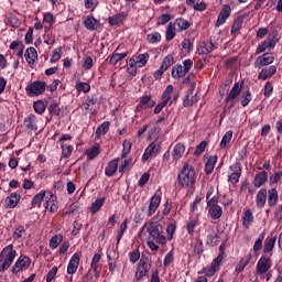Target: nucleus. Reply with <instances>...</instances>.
I'll return each instance as SVG.
<instances>
[{
	"label": "nucleus",
	"instance_id": "f3484780",
	"mask_svg": "<svg viewBox=\"0 0 282 282\" xmlns=\"http://www.w3.org/2000/svg\"><path fill=\"white\" fill-rule=\"evenodd\" d=\"M47 200H46V205L45 208L46 210H50V213H56V210H58V203L56 202V196H54V193L47 191Z\"/></svg>",
	"mask_w": 282,
	"mask_h": 282
},
{
	"label": "nucleus",
	"instance_id": "de8ad7c7",
	"mask_svg": "<svg viewBox=\"0 0 282 282\" xmlns=\"http://www.w3.org/2000/svg\"><path fill=\"white\" fill-rule=\"evenodd\" d=\"M25 238V228L23 226H18L13 232V239L17 241H22Z\"/></svg>",
	"mask_w": 282,
	"mask_h": 282
},
{
	"label": "nucleus",
	"instance_id": "473e14b6",
	"mask_svg": "<svg viewBox=\"0 0 282 282\" xmlns=\"http://www.w3.org/2000/svg\"><path fill=\"white\" fill-rule=\"evenodd\" d=\"M174 26L178 32H184V30H188L191 28V23L188 22V20L177 18L174 22Z\"/></svg>",
	"mask_w": 282,
	"mask_h": 282
},
{
	"label": "nucleus",
	"instance_id": "b1692460",
	"mask_svg": "<svg viewBox=\"0 0 282 282\" xmlns=\"http://www.w3.org/2000/svg\"><path fill=\"white\" fill-rule=\"evenodd\" d=\"M24 58L29 65H34L36 58H39V53H36V48L29 47L25 51Z\"/></svg>",
	"mask_w": 282,
	"mask_h": 282
},
{
	"label": "nucleus",
	"instance_id": "1a4fd4ad",
	"mask_svg": "<svg viewBox=\"0 0 282 282\" xmlns=\"http://www.w3.org/2000/svg\"><path fill=\"white\" fill-rule=\"evenodd\" d=\"M149 270H151V263H148L144 260H140L139 265L135 271L134 279L137 281H141V279H144V276H147V274H149Z\"/></svg>",
	"mask_w": 282,
	"mask_h": 282
},
{
	"label": "nucleus",
	"instance_id": "680f3d73",
	"mask_svg": "<svg viewBox=\"0 0 282 282\" xmlns=\"http://www.w3.org/2000/svg\"><path fill=\"white\" fill-rule=\"evenodd\" d=\"M127 224L128 220H123L120 225V228L118 230V236H117V242L120 243V239H122V235H124V232H127Z\"/></svg>",
	"mask_w": 282,
	"mask_h": 282
},
{
	"label": "nucleus",
	"instance_id": "e433bc0d",
	"mask_svg": "<svg viewBox=\"0 0 282 282\" xmlns=\"http://www.w3.org/2000/svg\"><path fill=\"white\" fill-rule=\"evenodd\" d=\"M24 124L29 131H34V129H36V116L29 115L24 119Z\"/></svg>",
	"mask_w": 282,
	"mask_h": 282
},
{
	"label": "nucleus",
	"instance_id": "09e8293b",
	"mask_svg": "<svg viewBox=\"0 0 282 282\" xmlns=\"http://www.w3.org/2000/svg\"><path fill=\"white\" fill-rule=\"evenodd\" d=\"M207 246H212L215 247L217 246V243H219V236H217V232L212 231L208 236H207V241H206Z\"/></svg>",
	"mask_w": 282,
	"mask_h": 282
},
{
	"label": "nucleus",
	"instance_id": "13d9d810",
	"mask_svg": "<svg viewBox=\"0 0 282 282\" xmlns=\"http://www.w3.org/2000/svg\"><path fill=\"white\" fill-rule=\"evenodd\" d=\"M206 147H208V142L206 141H202L197 147H196V150L194 152V155L196 158H199V155L203 154L204 151H206Z\"/></svg>",
	"mask_w": 282,
	"mask_h": 282
},
{
	"label": "nucleus",
	"instance_id": "f03ea898",
	"mask_svg": "<svg viewBox=\"0 0 282 282\" xmlns=\"http://www.w3.org/2000/svg\"><path fill=\"white\" fill-rule=\"evenodd\" d=\"M13 246H7L0 253V272H6L12 263H14V259L17 257V251L12 249Z\"/></svg>",
	"mask_w": 282,
	"mask_h": 282
},
{
	"label": "nucleus",
	"instance_id": "e2e57ef3",
	"mask_svg": "<svg viewBox=\"0 0 282 282\" xmlns=\"http://www.w3.org/2000/svg\"><path fill=\"white\" fill-rule=\"evenodd\" d=\"M173 63H174V61H173L172 55H167L164 57V59L161 64V67L166 70L171 67V65H173Z\"/></svg>",
	"mask_w": 282,
	"mask_h": 282
},
{
	"label": "nucleus",
	"instance_id": "7c9ffc66",
	"mask_svg": "<svg viewBox=\"0 0 282 282\" xmlns=\"http://www.w3.org/2000/svg\"><path fill=\"white\" fill-rule=\"evenodd\" d=\"M118 171V159L111 160L105 169L107 177H113V174Z\"/></svg>",
	"mask_w": 282,
	"mask_h": 282
},
{
	"label": "nucleus",
	"instance_id": "bf43d9fd",
	"mask_svg": "<svg viewBox=\"0 0 282 282\" xmlns=\"http://www.w3.org/2000/svg\"><path fill=\"white\" fill-rule=\"evenodd\" d=\"M61 56H63V48L61 47L55 48L51 57V63H58V61H61Z\"/></svg>",
	"mask_w": 282,
	"mask_h": 282
},
{
	"label": "nucleus",
	"instance_id": "4c0bfd02",
	"mask_svg": "<svg viewBox=\"0 0 282 282\" xmlns=\"http://www.w3.org/2000/svg\"><path fill=\"white\" fill-rule=\"evenodd\" d=\"M20 199H21V195H19L18 193H12L7 198L8 207L17 208V205L19 204Z\"/></svg>",
	"mask_w": 282,
	"mask_h": 282
},
{
	"label": "nucleus",
	"instance_id": "dca6fc26",
	"mask_svg": "<svg viewBox=\"0 0 282 282\" xmlns=\"http://www.w3.org/2000/svg\"><path fill=\"white\" fill-rule=\"evenodd\" d=\"M217 50V45L213 41L200 42L197 53L200 55L210 54V52Z\"/></svg>",
	"mask_w": 282,
	"mask_h": 282
},
{
	"label": "nucleus",
	"instance_id": "cd10ccee",
	"mask_svg": "<svg viewBox=\"0 0 282 282\" xmlns=\"http://www.w3.org/2000/svg\"><path fill=\"white\" fill-rule=\"evenodd\" d=\"M186 151V147L182 143H177L173 148L172 158L177 162V160H182V156L184 155V152Z\"/></svg>",
	"mask_w": 282,
	"mask_h": 282
},
{
	"label": "nucleus",
	"instance_id": "a18cd8bd",
	"mask_svg": "<svg viewBox=\"0 0 282 282\" xmlns=\"http://www.w3.org/2000/svg\"><path fill=\"white\" fill-rule=\"evenodd\" d=\"M242 25H243V15H239L234 21V24L231 26V34H237V32L241 30Z\"/></svg>",
	"mask_w": 282,
	"mask_h": 282
},
{
	"label": "nucleus",
	"instance_id": "c85d7f7f",
	"mask_svg": "<svg viewBox=\"0 0 282 282\" xmlns=\"http://www.w3.org/2000/svg\"><path fill=\"white\" fill-rule=\"evenodd\" d=\"M254 221V216L252 215V210L246 209L242 216V225L248 230L252 223Z\"/></svg>",
	"mask_w": 282,
	"mask_h": 282
},
{
	"label": "nucleus",
	"instance_id": "3c124183",
	"mask_svg": "<svg viewBox=\"0 0 282 282\" xmlns=\"http://www.w3.org/2000/svg\"><path fill=\"white\" fill-rule=\"evenodd\" d=\"M124 21V15L123 14H117L112 15L108 19L109 25H120Z\"/></svg>",
	"mask_w": 282,
	"mask_h": 282
},
{
	"label": "nucleus",
	"instance_id": "20e7f679",
	"mask_svg": "<svg viewBox=\"0 0 282 282\" xmlns=\"http://www.w3.org/2000/svg\"><path fill=\"white\" fill-rule=\"evenodd\" d=\"M272 268V258L271 256L263 254L257 263L256 274L257 276H263V274H268L270 269Z\"/></svg>",
	"mask_w": 282,
	"mask_h": 282
},
{
	"label": "nucleus",
	"instance_id": "f257e3e1",
	"mask_svg": "<svg viewBox=\"0 0 282 282\" xmlns=\"http://www.w3.org/2000/svg\"><path fill=\"white\" fill-rule=\"evenodd\" d=\"M196 177L197 173L195 172V167L185 163L177 175L178 186H181V188H193V186H195Z\"/></svg>",
	"mask_w": 282,
	"mask_h": 282
},
{
	"label": "nucleus",
	"instance_id": "9d476101",
	"mask_svg": "<svg viewBox=\"0 0 282 282\" xmlns=\"http://www.w3.org/2000/svg\"><path fill=\"white\" fill-rule=\"evenodd\" d=\"M230 171H232V173L228 176V182H230V184H239V178L241 177V163H235L234 165H231Z\"/></svg>",
	"mask_w": 282,
	"mask_h": 282
},
{
	"label": "nucleus",
	"instance_id": "774afa93",
	"mask_svg": "<svg viewBox=\"0 0 282 282\" xmlns=\"http://www.w3.org/2000/svg\"><path fill=\"white\" fill-rule=\"evenodd\" d=\"M129 259L132 263H138L140 260V251L139 250H133L130 252Z\"/></svg>",
	"mask_w": 282,
	"mask_h": 282
},
{
	"label": "nucleus",
	"instance_id": "f704fd0d",
	"mask_svg": "<svg viewBox=\"0 0 282 282\" xmlns=\"http://www.w3.org/2000/svg\"><path fill=\"white\" fill-rule=\"evenodd\" d=\"M252 102V93L250 90H246L240 93V105L241 107H248Z\"/></svg>",
	"mask_w": 282,
	"mask_h": 282
},
{
	"label": "nucleus",
	"instance_id": "423d86ee",
	"mask_svg": "<svg viewBox=\"0 0 282 282\" xmlns=\"http://www.w3.org/2000/svg\"><path fill=\"white\" fill-rule=\"evenodd\" d=\"M223 261H224V245H220V252L217 256V258L213 260L212 264L206 268V271H205L206 275L214 276V274L219 271V267L221 265Z\"/></svg>",
	"mask_w": 282,
	"mask_h": 282
},
{
	"label": "nucleus",
	"instance_id": "4be33fe9",
	"mask_svg": "<svg viewBox=\"0 0 282 282\" xmlns=\"http://www.w3.org/2000/svg\"><path fill=\"white\" fill-rule=\"evenodd\" d=\"M267 182H268V172L263 171L256 174L253 178V186L256 188H261V186H263V184H265Z\"/></svg>",
	"mask_w": 282,
	"mask_h": 282
},
{
	"label": "nucleus",
	"instance_id": "ea45409f",
	"mask_svg": "<svg viewBox=\"0 0 282 282\" xmlns=\"http://www.w3.org/2000/svg\"><path fill=\"white\" fill-rule=\"evenodd\" d=\"M85 28H87L90 31L97 30L98 29V20L94 17H87L84 21Z\"/></svg>",
	"mask_w": 282,
	"mask_h": 282
},
{
	"label": "nucleus",
	"instance_id": "0e129e2a",
	"mask_svg": "<svg viewBox=\"0 0 282 282\" xmlns=\"http://www.w3.org/2000/svg\"><path fill=\"white\" fill-rule=\"evenodd\" d=\"M33 108L36 113L41 115L45 112V104L43 101H35Z\"/></svg>",
	"mask_w": 282,
	"mask_h": 282
},
{
	"label": "nucleus",
	"instance_id": "a878e982",
	"mask_svg": "<svg viewBox=\"0 0 282 282\" xmlns=\"http://www.w3.org/2000/svg\"><path fill=\"white\" fill-rule=\"evenodd\" d=\"M276 243V237L267 238L264 241V249L263 253L269 254V257H272V252L274 250V245Z\"/></svg>",
	"mask_w": 282,
	"mask_h": 282
},
{
	"label": "nucleus",
	"instance_id": "603ef678",
	"mask_svg": "<svg viewBox=\"0 0 282 282\" xmlns=\"http://www.w3.org/2000/svg\"><path fill=\"white\" fill-rule=\"evenodd\" d=\"M171 94H173V85L166 86L162 94L161 100L169 104V100H171Z\"/></svg>",
	"mask_w": 282,
	"mask_h": 282
},
{
	"label": "nucleus",
	"instance_id": "8fccbe9b",
	"mask_svg": "<svg viewBox=\"0 0 282 282\" xmlns=\"http://www.w3.org/2000/svg\"><path fill=\"white\" fill-rule=\"evenodd\" d=\"M230 140H232V130H229L224 134L220 141V149H226V147L230 144Z\"/></svg>",
	"mask_w": 282,
	"mask_h": 282
},
{
	"label": "nucleus",
	"instance_id": "72a5a7b5",
	"mask_svg": "<svg viewBox=\"0 0 282 282\" xmlns=\"http://www.w3.org/2000/svg\"><path fill=\"white\" fill-rule=\"evenodd\" d=\"M251 259H252V254H250V253H248L245 257H242L240 259V262L236 267V272L238 274H239V272H243V270H246V265H248V263H250Z\"/></svg>",
	"mask_w": 282,
	"mask_h": 282
},
{
	"label": "nucleus",
	"instance_id": "a19ab883",
	"mask_svg": "<svg viewBox=\"0 0 282 282\" xmlns=\"http://www.w3.org/2000/svg\"><path fill=\"white\" fill-rule=\"evenodd\" d=\"M109 127H110L109 121L102 122V123L97 128V130H96V132H95V137H96V138H100V135H106V133L109 132Z\"/></svg>",
	"mask_w": 282,
	"mask_h": 282
},
{
	"label": "nucleus",
	"instance_id": "5701e85b",
	"mask_svg": "<svg viewBox=\"0 0 282 282\" xmlns=\"http://www.w3.org/2000/svg\"><path fill=\"white\" fill-rule=\"evenodd\" d=\"M265 202H268V189L261 188L257 194L256 204L259 208H263Z\"/></svg>",
	"mask_w": 282,
	"mask_h": 282
},
{
	"label": "nucleus",
	"instance_id": "2eb2a0df",
	"mask_svg": "<svg viewBox=\"0 0 282 282\" xmlns=\"http://www.w3.org/2000/svg\"><path fill=\"white\" fill-rule=\"evenodd\" d=\"M80 264V253L76 252L72 256L68 265H67V274H76L78 270V265Z\"/></svg>",
	"mask_w": 282,
	"mask_h": 282
},
{
	"label": "nucleus",
	"instance_id": "c756f323",
	"mask_svg": "<svg viewBox=\"0 0 282 282\" xmlns=\"http://www.w3.org/2000/svg\"><path fill=\"white\" fill-rule=\"evenodd\" d=\"M268 204L271 208H274L279 204V192L276 188H272L268 192Z\"/></svg>",
	"mask_w": 282,
	"mask_h": 282
},
{
	"label": "nucleus",
	"instance_id": "37998d69",
	"mask_svg": "<svg viewBox=\"0 0 282 282\" xmlns=\"http://www.w3.org/2000/svg\"><path fill=\"white\" fill-rule=\"evenodd\" d=\"M105 197H100V198H97L93 204H91V207H90V213H93V215H96V213H98V210H100L105 204Z\"/></svg>",
	"mask_w": 282,
	"mask_h": 282
},
{
	"label": "nucleus",
	"instance_id": "5fc2aeb1",
	"mask_svg": "<svg viewBox=\"0 0 282 282\" xmlns=\"http://www.w3.org/2000/svg\"><path fill=\"white\" fill-rule=\"evenodd\" d=\"M122 147H123V150L121 153V158L122 160H124V158H127V155L131 153V141L124 140L122 143Z\"/></svg>",
	"mask_w": 282,
	"mask_h": 282
},
{
	"label": "nucleus",
	"instance_id": "052dcab7",
	"mask_svg": "<svg viewBox=\"0 0 282 282\" xmlns=\"http://www.w3.org/2000/svg\"><path fill=\"white\" fill-rule=\"evenodd\" d=\"M149 43H160L162 41V35L159 32L150 33L148 35Z\"/></svg>",
	"mask_w": 282,
	"mask_h": 282
},
{
	"label": "nucleus",
	"instance_id": "39448f33",
	"mask_svg": "<svg viewBox=\"0 0 282 282\" xmlns=\"http://www.w3.org/2000/svg\"><path fill=\"white\" fill-rule=\"evenodd\" d=\"M217 202L216 196H213L207 203V207L209 208L208 214L212 219H220L221 215H224V209L217 204Z\"/></svg>",
	"mask_w": 282,
	"mask_h": 282
},
{
	"label": "nucleus",
	"instance_id": "338daca9",
	"mask_svg": "<svg viewBox=\"0 0 282 282\" xmlns=\"http://www.w3.org/2000/svg\"><path fill=\"white\" fill-rule=\"evenodd\" d=\"M282 178V172H274L273 175L270 176V184H279Z\"/></svg>",
	"mask_w": 282,
	"mask_h": 282
},
{
	"label": "nucleus",
	"instance_id": "2f4dec72",
	"mask_svg": "<svg viewBox=\"0 0 282 282\" xmlns=\"http://www.w3.org/2000/svg\"><path fill=\"white\" fill-rule=\"evenodd\" d=\"M218 156L217 154L209 156L205 164V173L206 175H210L213 171H215V164H217Z\"/></svg>",
	"mask_w": 282,
	"mask_h": 282
},
{
	"label": "nucleus",
	"instance_id": "f8f14e48",
	"mask_svg": "<svg viewBox=\"0 0 282 282\" xmlns=\"http://www.w3.org/2000/svg\"><path fill=\"white\" fill-rule=\"evenodd\" d=\"M241 89H243V84L236 83L228 96L225 98V102H235L239 96H241Z\"/></svg>",
	"mask_w": 282,
	"mask_h": 282
},
{
	"label": "nucleus",
	"instance_id": "69168bd1",
	"mask_svg": "<svg viewBox=\"0 0 282 282\" xmlns=\"http://www.w3.org/2000/svg\"><path fill=\"white\" fill-rule=\"evenodd\" d=\"M272 91H274V87L272 86V83L268 82L264 85V98H270L272 96Z\"/></svg>",
	"mask_w": 282,
	"mask_h": 282
},
{
	"label": "nucleus",
	"instance_id": "864d4df0",
	"mask_svg": "<svg viewBox=\"0 0 282 282\" xmlns=\"http://www.w3.org/2000/svg\"><path fill=\"white\" fill-rule=\"evenodd\" d=\"M199 225V220L197 218H194L187 223V232L188 235H195V227Z\"/></svg>",
	"mask_w": 282,
	"mask_h": 282
},
{
	"label": "nucleus",
	"instance_id": "0eeeda50",
	"mask_svg": "<svg viewBox=\"0 0 282 282\" xmlns=\"http://www.w3.org/2000/svg\"><path fill=\"white\" fill-rule=\"evenodd\" d=\"M67 140L68 141L72 140V135L64 134L59 138V143L62 147V158H64L65 160H67L68 158H72V153H74V147L65 143L67 142Z\"/></svg>",
	"mask_w": 282,
	"mask_h": 282
},
{
	"label": "nucleus",
	"instance_id": "aec40b11",
	"mask_svg": "<svg viewBox=\"0 0 282 282\" xmlns=\"http://www.w3.org/2000/svg\"><path fill=\"white\" fill-rule=\"evenodd\" d=\"M30 258L24 257V258H19V260L15 262V264L12 268L13 274H19L23 268H30Z\"/></svg>",
	"mask_w": 282,
	"mask_h": 282
},
{
	"label": "nucleus",
	"instance_id": "412c9836",
	"mask_svg": "<svg viewBox=\"0 0 282 282\" xmlns=\"http://www.w3.org/2000/svg\"><path fill=\"white\" fill-rule=\"evenodd\" d=\"M152 107H155V100L151 99V96L145 95L140 99L137 109H151Z\"/></svg>",
	"mask_w": 282,
	"mask_h": 282
},
{
	"label": "nucleus",
	"instance_id": "6ab92c4d",
	"mask_svg": "<svg viewBox=\"0 0 282 282\" xmlns=\"http://www.w3.org/2000/svg\"><path fill=\"white\" fill-rule=\"evenodd\" d=\"M274 74H276V66L274 65L262 68L258 75V80H268V78H272Z\"/></svg>",
	"mask_w": 282,
	"mask_h": 282
},
{
	"label": "nucleus",
	"instance_id": "bb28decb",
	"mask_svg": "<svg viewBox=\"0 0 282 282\" xmlns=\"http://www.w3.org/2000/svg\"><path fill=\"white\" fill-rule=\"evenodd\" d=\"M100 253H95L90 262V270H93L95 276H100V271H98V268H100Z\"/></svg>",
	"mask_w": 282,
	"mask_h": 282
},
{
	"label": "nucleus",
	"instance_id": "79ce46f5",
	"mask_svg": "<svg viewBox=\"0 0 282 282\" xmlns=\"http://www.w3.org/2000/svg\"><path fill=\"white\" fill-rule=\"evenodd\" d=\"M43 199H47V192H40L39 194H36L33 197L31 204L33 207H41V202H43Z\"/></svg>",
	"mask_w": 282,
	"mask_h": 282
},
{
	"label": "nucleus",
	"instance_id": "7ed1b4c3",
	"mask_svg": "<svg viewBox=\"0 0 282 282\" xmlns=\"http://www.w3.org/2000/svg\"><path fill=\"white\" fill-rule=\"evenodd\" d=\"M147 228L150 237L156 241V243H161L164 246L166 243V237L162 234V225L160 223L150 221L143 226V229Z\"/></svg>",
	"mask_w": 282,
	"mask_h": 282
},
{
	"label": "nucleus",
	"instance_id": "393cba45",
	"mask_svg": "<svg viewBox=\"0 0 282 282\" xmlns=\"http://www.w3.org/2000/svg\"><path fill=\"white\" fill-rule=\"evenodd\" d=\"M128 53H118V48L108 57L109 58V65H118L120 61H124L127 58Z\"/></svg>",
	"mask_w": 282,
	"mask_h": 282
},
{
	"label": "nucleus",
	"instance_id": "ddd939ff",
	"mask_svg": "<svg viewBox=\"0 0 282 282\" xmlns=\"http://www.w3.org/2000/svg\"><path fill=\"white\" fill-rule=\"evenodd\" d=\"M272 63H274V56L264 53L254 61L253 65L257 68H261L267 67V65H272Z\"/></svg>",
	"mask_w": 282,
	"mask_h": 282
},
{
	"label": "nucleus",
	"instance_id": "c9c22d12",
	"mask_svg": "<svg viewBox=\"0 0 282 282\" xmlns=\"http://www.w3.org/2000/svg\"><path fill=\"white\" fill-rule=\"evenodd\" d=\"M85 155L88 160H94L100 155V145H94L86 150Z\"/></svg>",
	"mask_w": 282,
	"mask_h": 282
},
{
	"label": "nucleus",
	"instance_id": "4d7b16f0",
	"mask_svg": "<svg viewBox=\"0 0 282 282\" xmlns=\"http://www.w3.org/2000/svg\"><path fill=\"white\" fill-rule=\"evenodd\" d=\"M263 239H265V237L260 235L253 245V252H261V249L263 248Z\"/></svg>",
	"mask_w": 282,
	"mask_h": 282
},
{
	"label": "nucleus",
	"instance_id": "4468645a",
	"mask_svg": "<svg viewBox=\"0 0 282 282\" xmlns=\"http://www.w3.org/2000/svg\"><path fill=\"white\" fill-rule=\"evenodd\" d=\"M162 202V197H160V195L154 194L151 198H150V204L148 207V217H153V215H155V212L158 210V208H160V204Z\"/></svg>",
	"mask_w": 282,
	"mask_h": 282
},
{
	"label": "nucleus",
	"instance_id": "6e6552de",
	"mask_svg": "<svg viewBox=\"0 0 282 282\" xmlns=\"http://www.w3.org/2000/svg\"><path fill=\"white\" fill-rule=\"evenodd\" d=\"M45 91V82H33L26 87L28 96H41Z\"/></svg>",
	"mask_w": 282,
	"mask_h": 282
},
{
	"label": "nucleus",
	"instance_id": "c03bdc74",
	"mask_svg": "<svg viewBox=\"0 0 282 282\" xmlns=\"http://www.w3.org/2000/svg\"><path fill=\"white\" fill-rule=\"evenodd\" d=\"M62 242H63V235H61V234L55 235L50 240V248L52 250H56L58 248V246H61Z\"/></svg>",
	"mask_w": 282,
	"mask_h": 282
},
{
	"label": "nucleus",
	"instance_id": "58836bf2",
	"mask_svg": "<svg viewBox=\"0 0 282 282\" xmlns=\"http://www.w3.org/2000/svg\"><path fill=\"white\" fill-rule=\"evenodd\" d=\"M186 76V72L184 70V67L180 64H176L172 68V78H184Z\"/></svg>",
	"mask_w": 282,
	"mask_h": 282
},
{
	"label": "nucleus",
	"instance_id": "a211bd4d",
	"mask_svg": "<svg viewBox=\"0 0 282 282\" xmlns=\"http://www.w3.org/2000/svg\"><path fill=\"white\" fill-rule=\"evenodd\" d=\"M150 55L149 53L139 54L130 58V63L137 65V67H145L147 63H149Z\"/></svg>",
	"mask_w": 282,
	"mask_h": 282
},
{
	"label": "nucleus",
	"instance_id": "6e6d98bb",
	"mask_svg": "<svg viewBox=\"0 0 282 282\" xmlns=\"http://www.w3.org/2000/svg\"><path fill=\"white\" fill-rule=\"evenodd\" d=\"M96 102H98V99L95 98L94 96L88 97L86 99V102L84 105V108L86 109V111H91V109H94V105H96Z\"/></svg>",
	"mask_w": 282,
	"mask_h": 282
},
{
	"label": "nucleus",
	"instance_id": "49530a36",
	"mask_svg": "<svg viewBox=\"0 0 282 282\" xmlns=\"http://www.w3.org/2000/svg\"><path fill=\"white\" fill-rule=\"evenodd\" d=\"M176 30H177V28H175L172 22L167 25L166 31H165L166 41H173V39H175Z\"/></svg>",
	"mask_w": 282,
	"mask_h": 282
},
{
	"label": "nucleus",
	"instance_id": "9b49d317",
	"mask_svg": "<svg viewBox=\"0 0 282 282\" xmlns=\"http://www.w3.org/2000/svg\"><path fill=\"white\" fill-rule=\"evenodd\" d=\"M231 12L232 9L230 8V6L225 4L220 10L215 28H220V25H224V23L228 21V18L230 17Z\"/></svg>",
	"mask_w": 282,
	"mask_h": 282
}]
</instances>
